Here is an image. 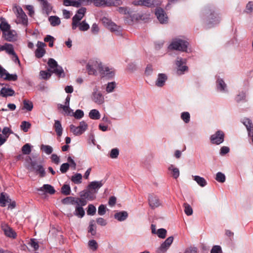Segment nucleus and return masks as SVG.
Listing matches in <instances>:
<instances>
[{
	"instance_id": "obj_21",
	"label": "nucleus",
	"mask_w": 253,
	"mask_h": 253,
	"mask_svg": "<svg viewBox=\"0 0 253 253\" xmlns=\"http://www.w3.org/2000/svg\"><path fill=\"white\" fill-rule=\"evenodd\" d=\"M167 78V76L166 74L162 73L159 74L157 80L156 82V85L159 87H162L164 85Z\"/></svg>"
},
{
	"instance_id": "obj_22",
	"label": "nucleus",
	"mask_w": 253,
	"mask_h": 253,
	"mask_svg": "<svg viewBox=\"0 0 253 253\" xmlns=\"http://www.w3.org/2000/svg\"><path fill=\"white\" fill-rule=\"evenodd\" d=\"M4 50H5L9 54L14 55L15 58V60H17L18 62H19L18 56L15 54V52L14 50L13 46L11 44L7 43H5Z\"/></svg>"
},
{
	"instance_id": "obj_38",
	"label": "nucleus",
	"mask_w": 253,
	"mask_h": 253,
	"mask_svg": "<svg viewBox=\"0 0 253 253\" xmlns=\"http://www.w3.org/2000/svg\"><path fill=\"white\" fill-rule=\"evenodd\" d=\"M183 206L184 207V212L187 215L190 216L193 214V209L189 204L184 203Z\"/></svg>"
},
{
	"instance_id": "obj_1",
	"label": "nucleus",
	"mask_w": 253,
	"mask_h": 253,
	"mask_svg": "<svg viewBox=\"0 0 253 253\" xmlns=\"http://www.w3.org/2000/svg\"><path fill=\"white\" fill-rule=\"evenodd\" d=\"M73 199L71 204L75 206V211L73 213H68L67 216L72 217L75 215L78 218H83L85 215V211L83 207L87 204L86 200L84 198L73 197H68L66 199Z\"/></svg>"
},
{
	"instance_id": "obj_11",
	"label": "nucleus",
	"mask_w": 253,
	"mask_h": 253,
	"mask_svg": "<svg viewBox=\"0 0 253 253\" xmlns=\"http://www.w3.org/2000/svg\"><path fill=\"white\" fill-rule=\"evenodd\" d=\"M1 227L4 234L7 237L13 239L16 237V233L7 224L2 223L1 225Z\"/></svg>"
},
{
	"instance_id": "obj_36",
	"label": "nucleus",
	"mask_w": 253,
	"mask_h": 253,
	"mask_svg": "<svg viewBox=\"0 0 253 253\" xmlns=\"http://www.w3.org/2000/svg\"><path fill=\"white\" fill-rule=\"evenodd\" d=\"M169 170L172 172V175L174 178L176 179L179 176V170L178 168H175L173 165H170L169 167Z\"/></svg>"
},
{
	"instance_id": "obj_35",
	"label": "nucleus",
	"mask_w": 253,
	"mask_h": 253,
	"mask_svg": "<svg viewBox=\"0 0 253 253\" xmlns=\"http://www.w3.org/2000/svg\"><path fill=\"white\" fill-rule=\"evenodd\" d=\"M89 117L91 119L98 120L100 118V114L97 110L92 109L89 113Z\"/></svg>"
},
{
	"instance_id": "obj_50",
	"label": "nucleus",
	"mask_w": 253,
	"mask_h": 253,
	"mask_svg": "<svg viewBox=\"0 0 253 253\" xmlns=\"http://www.w3.org/2000/svg\"><path fill=\"white\" fill-rule=\"evenodd\" d=\"M156 234L159 238L164 239L166 237L167 230L164 228L159 229L157 231Z\"/></svg>"
},
{
	"instance_id": "obj_29",
	"label": "nucleus",
	"mask_w": 253,
	"mask_h": 253,
	"mask_svg": "<svg viewBox=\"0 0 253 253\" xmlns=\"http://www.w3.org/2000/svg\"><path fill=\"white\" fill-rule=\"evenodd\" d=\"M54 128L57 136L60 137L62 134L63 128L59 121L55 120Z\"/></svg>"
},
{
	"instance_id": "obj_27",
	"label": "nucleus",
	"mask_w": 253,
	"mask_h": 253,
	"mask_svg": "<svg viewBox=\"0 0 253 253\" xmlns=\"http://www.w3.org/2000/svg\"><path fill=\"white\" fill-rule=\"evenodd\" d=\"M243 123L248 130L249 136H251V134H253V126L252 121L249 119H245Z\"/></svg>"
},
{
	"instance_id": "obj_58",
	"label": "nucleus",
	"mask_w": 253,
	"mask_h": 253,
	"mask_svg": "<svg viewBox=\"0 0 253 253\" xmlns=\"http://www.w3.org/2000/svg\"><path fill=\"white\" fill-rule=\"evenodd\" d=\"M49 72H50V71L49 70L48 71H41L40 72V76L43 79H49L51 75V73H49Z\"/></svg>"
},
{
	"instance_id": "obj_47",
	"label": "nucleus",
	"mask_w": 253,
	"mask_h": 253,
	"mask_svg": "<svg viewBox=\"0 0 253 253\" xmlns=\"http://www.w3.org/2000/svg\"><path fill=\"white\" fill-rule=\"evenodd\" d=\"M226 86V84L224 82L222 79H219L217 82V87L218 89H219L221 91H223L225 90V88Z\"/></svg>"
},
{
	"instance_id": "obj_3",
	"label": "nucleus",
	"mask_w": 253,
	"mask_h": 253,
	"mask_svg": "<svg viewBox=\"0 0 253 253\" xmlns=\"http://www.w3.org/2000/svg\"><path fill=\"white\" fill-rule=\"evenodd\" d=\"M47 64L50 67L49 71H50L51 73L55 74L59 77L64 76V72L62 67L59 66L54 59L52 58L49 59Z\"/></svg>"
},
{
	"instance_id": "obj_59",
	"label": "nucleus",
	"mask_w": 253,
	"mask_h": 253,
	"mask_svg": "<svg viewBox=\"0 0 253 253\" xmlns=\"http://www.w3.org/2000/svg\"><path fill=\"white\" fill-rule=\"evenodd\" d=\"M29 244L31 247L34 249L35 250H37L39 249V246L38 243L35 239H31L29 242Z\"/></svg>"
},
{
	"instance_id": "obj_41",
	"label": "nucleus",
	"mask_w": 253,
	"mask_h": 253,
	"mask_svg": "<svg viewBox=\"0 0 253 253\" xmlns=\"http://www.w3.org/2000/svg\"><path fill=\"white\" fill-rule=\"evenodd\" d=\"M41 149L47 155L51 154L53 151V149L51 146L43 144L41 145Z\"/></svg>"
},
{
	"instance_id": "obj_45",
	"label": "nucleus",
	"mask_w": 253,
	"mask_h": 253,
	"mask_svg": "<svg viewBox=\"0 0 253 253\" xmlns=\"http://www.w3.org/2000/svg\"><path fill=\"white\" fill-rule=\"evenodd\" d=\"M96 209L95 207L92 205L89 204L88 206L87 210V214L90 215H93L96 213Z\"/></svg>"
},
{
	"instance_id": "obj_31",
	"label": "nucleus",
	"mask_w": 253,
	"mask_h": 253,
	"mask_svg": "<svg viewBox=\"0 0 253 253\" xmlns=\"http://www.w3.org/2000/svg\"><path fill=\"white\" fill-rule=\"evenodd\" d=\"M23 106L22 110H26L27 111H31L33 108V104L30 100L24 99L23 101Z\"/></svg>"
},
{
	"instance_id": "obj_40",
	"label": "nucleus",
	"mask_w": 253,
	"mask_h": 253,
	"mask_svg": "<svg viewBox=\"0 0 253 253\" xmlns=\"http://www.w3.org/2000/svg\"><path fill=\"white\" fill-rule=\"evenodd\" d=\"M82 175L78 173L72 176L71 180L75 184H80L82 182Z\"/></svg>"
},
{
	"instance_id": "obj_42",
	"label": "nucleus",
	"mask_w": 253,
	"mask_h": 253,
	"mask_svg": "<svg viewBox=\"0 0 253 253\" xmlns=\"http://www.w3.org/2000/svg\"><path fill=\"white\" fill-rule=\"evenodd\" d=\"M60 108L62 109L67 115L72 116L73 114V111L70 108L69 106L60 105Z\"/></svg>"
},
{
	"instance_id": "obj_56",
	"label": "nucleus",
	"mask_w": 253,
	"mask_h": 253,
	"mask_svg": "<svg viewBox=\"0 0 253 253\" xmlns=\"http://www.w3.org/2000/svg\"><path fill=\"white\" fill-rule=\"evenodd\" d=\"M119 151L117 148H114L111 150L110 153V157L112 159H116L118 157Z\"/></svg>"
},
{
	"instance_id": "obj_28",
	"label": "nucleus",
	"mask_w": 253,
	"mask_h": 253,
	"mask_svg": "<svg viewBox=\"0 0 253 253\" xmlns=\"http://www.w3.org/2000/svg\"><path fill=\"white\" fill-rule=\"evenodd\" d=\"M100 71L105 76H108L109 78L113 77L115 75L114 71L109 69L107 67H100Z\"/></svg>"
},
{
	"instance_id": "obj_61",
	"label": "nucleus",
	"mask_w": 253,
	"mask_h": 253,
	"mask_svg": "<svg viewBox=\"0 0 253 253\" xmlns=\"http://www.w3.org/2000/svg\"><path fill=\"white\" fill-rule=\"evenodd\" d=\"M70 167V165L68 163H64L61 165L60 170L62 173H64L67 171Z\"/></svg>"
},
{
	"instance_id": "obj_17",
	"label": "nucleus",
	"mask_w": 253,
	"mask_h": 253,
	"mask_svg": "<svg viewBox=\"0 0 253 253\" xmlns=\"http://www.w3.org/2000/svg\"><path fill=\"white\" fill-rule=\"evenodd\" d=\"M103 183L102 181H94L91 182L88 185V189L91 190L94 193H97L98 189L101 187Z\"/></svg>"
},
{
	"instance_id": "obj_7",
	"label": "nucleus",
	"mask_w": 253,
	"mask_h": 253,
	"mask_svg": "<svg viewBox=\"0 0 253 253\" xmlns=\"http://www.w3.org/2000/svg\"><path fill=\"white\" fill-rule=\"evenodd\" d=\"M87 125L84 121L81 122L78 126H76L73 125L70 126L71 131L75 135H80L83 134L87 129Z\"/></svg>"
},
{
	"instance_id": "obj_64",
	"label": "nucleus",
	"mask_w": 253,
	"mask_h": 253,
	"mask_svg": "<svg viewBox=\"0 0 253 253\" xmlns=\"http://www.w3.org/2000/svg\"><path fill=\"white\" fill-rule=\"evenodd\" d=\"M2 133L5 136V137L8 138L9 134L12 132L9 127H4L2 130Z\"/></svg>"
},
{
	"instance_id": "obj_24",
	"label": "nucleus",
	"mask_w": 253,
	"mask_h": 253,
	"mask_svg": "<svg viewBox=\"0 0 253 253\" xmlns=\"http://www.w3.org/2000/svg\"><path fill=\"white\" fill-rule=\"evenodd\" d=\"M11 201L7 194L1 193L0 196V204L2 207H5L7 203H10Z\"/></svg>"
},
{
	"instance_id": "obj_33",
	"label": "nucleus",
	"mask_w": 253,
	"mask_h": 253,
	"mask_svg": "<svg viewBox=\"0 0 253 253\" xmlns=\"http://www.w3.org/2000/svg\"><path fill=\"white\" fill-rule=\"evenodd\" d=\"M41 190L44 191V192L49 193L50 194H53L55 192V190L54 187L49 184H44L41 188Z\"/></svg>"
},
{
	"instance_id": "obj_37",
	"label": "nucleus",
	"mask_w": 253,
	"mask_h": 253,
	"mask_svg": "<svg viewBox=\"0 0 253 253\" xmlns=\"http://www.w3.org/2000/svg\"><path fill=\"white\" fill-rule=\"evenodd\" d=\"M77 24L79 30L81 31H86L89 28V25L85 20L81 22H79Z\"/></svg>"
},
{
	"instance_id": "obj_20",
	"label": "nucleus",
	"mask_w": 253,
	"mask_h": 253,
	"mask_svg": "<svg viewBox=\"0 0 253 253\" xmlns=\"http://www.w3.org/2000/svg\"><path fill=\"white\" fill-rule=\"evenodd\" d=\"M15 91L12 88L2 87L0 90V95L3 97L13 96Z\"/></svg>"
},
{
	"instance_id": "obj_30",
	"label": "nucleus",
	"mask_w": 253,
	"mask_h": 253,
	"mask_svg": "<svg viewBox=\"0 0 253 253\" xmlns=\"http://www.w3.org/2000/svg\"><path fill=\"white\" fill-rule=\"evenodd\" d=\"M1 78H3L4 80L6 81H15L17 80L18 77L16 74H10L5 70V72L3 74V77Z\"/></svg>"
},
{
	"instance_id": "obj_25",
	"label": "nucleus",
	"mask_w": 253,
	"mask_h": 253,
	"mask_svg": "<svg viewBox=\"0 0 253 253\" xmlns=\"http://www.w3.org/2000/svg\"><path fill=\"white\" fill-rule=\"evenodd\" d=\"M128 216V213L126 211L117 212L114 214V217L118 221H124Z\"/></svg>"
},
{
	"instance_id": "obj_32",
	"label": "nucleus",
	"mask_w": 253,
	"mask_h": 253,
	"mask_svg": "<svg viewBox=\"0 0 253 253\" xmlns=\"http://www.w3.org/2000/svg\"><path fill=\"white\" fill-rule=\"evenodd\" d=\"M193 178L194 180L195 181H196L198 184L201 187H204L207 184V181L204 178L202 177H200V176L198 175H195L193 176Z\"/></svg>"
},
{
	"instance_id": "obj_44",
	"label": "nucleus",
	"mask_w": 253,
	"mask_h": 253,
	"mask_svg": "<svg viewBox=\"0 0 253 253\" xmlns=\"http://www.w3.org/2000/svg\"><path fill=\"white\" fill-rule=\"evenodd\" d=\"M225 175L221 172H218L216 174L215 179L219 182L223 183L225 181Z\"/></svg>"
},
{
	"instance_id": "obj_16",
	"label": "nucleus",
	"mask_w": 253,
	"mask_h": 253,
	"mask_svg": "<svg viewBox=\"0 0 253 253\" xmlns=\"http://www.w3.org/2000/svg\"><path fill=\"white\" fill-rule=\"evenodd\" d=\"M42 5V9L46 14H49L51 10L52 7L47 0H38Z\"/></svg>"
},
{
	"instance_id": "obj_19",
	"label": "nucleus",
	"mask_w": 253,
	"mask_h": 253,
	"mask_svg": "<svg viewBox=\"0 0 253 253\" xmlns=\"http://www.w3.org/2000/svg\"><path fill=\"white\" fill-rule=\"evenodd\" d=\"M16 22L18 24H21L24 26H27L28 23V18L25 12L16 15Z\"/></svg>"
},
{
	"instance_id": "obj_46",
	"label": "nucleus",
	"mask_w": 253,
	"mask_h": 253,
	"mask_svg": "<svg viewBox=\"0 0 253 253\" xmlns=\"http://www.w3.org/2000/svg\"><path fill=\"white\" fill-rule=\"evenodd\" d=\"M116 86V83L114 82L109 83L106 86V90L107 93H110L113 91Z\"/></svg>"
},
{
	"instance_id": "obj_39",
	"label": "nucleus",
	"mask_w": 253,
	"mask_h": 253,
	"mask_svg": "<svg viewBox=\"0 0 253 253\" xmlns=\"http://www.w3.org/2000/svg\"><path fill=\"white\" fill-rule=\"evenodd\" d=\"M94 194H95V193L93 191L88 189L83 195H81V196L84 197L85 198L88 200H92L95 198Z\"/></svg>"
},
{
	"instance_id": "obj_43",
	"label": "nucleus",
	"mask_w": 253,
	"mask_h": 253,
	"mask_svg": "<svg viewBox=\"0 0 253 253\" xmlns=\"http://www.w3.org/2000/svg\"><path fill=\"white\" fill-rule=\"evenodd\" d=\"M31 126V124L29 122L26 121H23L21 123L20 127L21 129L25 132L28 131L29 128Z\"/></svg>"
},
{
	"instance_id": "obj_48",
	"label": "nucleus",
	"mask_w": 253,
	"mask_h": 253,
	"mask_svg": "<svg viewBox=\"0 0 253 253\" xmlns=\"http://www.w3.org/2000/svg\"><path fill=\"white\" fill-rule=\"evenodd\" d=\"M94 222V220L90 221L88 227V232L93 236L95 235L96 233V227Z\"/></svg>"
},
{
	"instance_id": "obj_10",
	"label": "nucleus",
	"mask_w": 253,
	"mask_h": 253,
	"mask_svg": "<svg viewBox=\"0 0 253 253\" xmlns=\"http://www.w3.org/2000/svg\"><path fill=\"white\" fill-rule=\"evenodd\" d=\"M155 14L161 23L165 24L168 22V17L163 9L160 8H157L156 9Z\"/></svg>"
},
{
	"instance_id": "obj_2",
	"label": "nucleus",
	"mask_w": 253,
	"mask_h": 253,
	"mask_svg": "<svg viewBox=\"0 0 253 253\" xmlns=\"http://www.w3.org/2000/svg\"><path fill=\"white\" fill-rule=\"evenodd\" d=\"M204 18L207 24H214L219 22L218 16L215 13L213 9L211 7H206L203 11Z\"/></svg>"
},
{
	"instance_id": "obj_62",
	"label": "nucleus",
	"mask_w": 253,
	"mask_h": 253,
	"mask_svg": "<svg viewBox=\"0 0 253 253\" xmlns=\"http://www.w3.org/2000/svg\"><path fill=\"white\" fill-rule=\"evenodd\" d=\"M211 253H222L221 248L218 245H215L212 248Z\"/></svg>"
},
{
	"instance_id": "obj_18",
	"label": "nucleus",
	"mask_w": 253,
	"mask_h": 253,
	"mask_svg": "<svg viewBox=\"0 0 253 253\" xmlns=\"http://www.w3.org/2000/svg\"><path fill=\"white\" fill-rule=\"evenodd\" d=\"M161 0H143V6L148 7H154L161 4Z\"/></svg>"
},
{
	"instance_id": "obj_53",
	"label": "nucleus",
	"mask_w": 253,
	"mask_h": 253,
	"mask_svg": "<svg viewBox=\"0 0 253 253\" xmlns=\"http://www.w3.org/2000/svg\"><path fill=\"white\" fill-rule=\"evenodd\" d=\"M84 112L80 109L77 110L75 113L73 112V116L77 119H80L84 117Z\"/></svg>"
},
{
	"instance_id": "obj_26",
	"label": "nucleus",
	"mask_w": 253,
	"mask_h": 253,
	"mask_svg": "<svg viewBox=\"0 0 253 253\" xmlns=\"http://www.w3.org/2000/svg\"><path fill=\"white\" fill-rule=\"evenodd\" d=\"M0 20V29L3 34L5 31H7L10 29V25L7 22L4 18H1Z\"/></svg>"
},
{
	"instance_id": "obj_4",
	"label": "nucleus",
	"mask_w": 253,
	"mask_h": 253,
	"mask_svg": "<svg viewBox=\"0 0 253 253\" xmlns=\"http://www.w3.org/2000/svg\"><path fill=\"white\" fill-rule=\"evenodd\" d=\"M188 42L186 41L177 39L172 42L171 44L169 46L170 49H174L181 51H186Z\"/></svg>"
},
{
	"instance_id": "obj_54",
	"label": "nucleus",
	"mask_w": 253,
	"mask_h": 253,
	"mask_svg": "<svg viewBox=\"0 0 253 253\" xmlns=\"http://www.w3.org/2000/svg\"><path fill=\"white\" fill-rule=\"evenodd\" d=\"M63 4L66 6H73L78 7V3L74 2L73 0H63Z\"/></svg>"
},
{
	"instance_id": "obj_9",
	"label": "nucleus",
	"mask_w": 253,
	"mask_h": 253,
	"mask_svg": "<svg viewBox=\"0 0 253 253\" xmlns=\"http://www.w3.org/2000/svg\"><path fill=\"white\" fill-rule=\"evenodd\" d=\"M2 37L8 42H13L17 40V34L14 30H8L2 34Z\"/></svg>"
},
{
	"instance_id": "obj_12",
	"label": "nucleus",
	"mask_w": 253,
	"mask_h": 253,
	"mask_svg": "<svg viewBox=\"0 0 253 253\" xmlns=\"http://www.w3.org/2000/svg\"><path fill=\"white\" fill-rule=\"evenodd\" d=\"M46 44L42 42H38L37 44V48L35 51V56L36 57L38 58H41L45 53V50L44 49V47Z\"/></svg>"
},
{
	"instance_id": "obj_55",
	"label": "nucleus",
	"mask_w": 253,
	"mask_h": 253,
	"mask_svg": "<svg viewBox=\"0 0 253 253\" xmlns=\"http://www.w3.org/2000/svg\"><path fill=\"white\" fill-rule=\"evenodd\" d=\"M88 246L92 251H95L98 248V244L95 240H92L88 242Z\"/></svg>"
},
{
	"instance_id": "obj_5",
	"label": "nucleus",
	"mask_w": 253,
	"mask_h": 253,
	"mask_svg": "<svg viewBox=\"0 0 253 253\" xmlns=\"http://www.w3.org/2000/svg\"><path fill=\"white\" fill-rule=\"evenodd\" d=\"M123 4L122 0H94L93 4L97 7L117 6Z\"/></svg>"
},
{
	"instance_id": "obj_57",
	"label": "nucleus",
	"mask_w": 253,
	"mask_h": 253,
	"mask_svg": "<svg viewBox=\"0 0 253 253\" xmlns=\"http://www.w3.org/2000/svg\"><path fill=\"white\" fill-rule=\"evenodd\" d=\"M54 40V38L50 35H47L44 39L45 42H49V46L50 47H52L53 46Z\"/></svg>"
},
{
	"instance_id": "obj_6",
	"label": "nucleus",
	"mask_w": 253,
	"mask_h": 253,
	"mask_svg": "<svg viewBox=\"0 0 253 253\" xmlns=\"http://www.w3.org/2000/svg\"><path fill=\"white\" fill-rule=\"evenodd\" d=\"M86 8L82 7L78 10L76 14L72 18V28L75 30L78 27V23L83 19L86 12Z\"/></svg>"
},
{
	"instance_id": "obj_13",
	"label": "nucleus",
	"mask_w": 253,
	"mask_h": 253,
	"mask_svg": "<svg viewBox=\"0 0 253 253\" xmlns=\"http://www.w3.org/2000/svg\"><path fill=\"white\" fill-rule=\"evenodd\" d=\"M148 202L149 206L152 209L157 208L161 205L158 197L152 194L149 195Z\"/></svg>"
},
{
	"instance_id": "obj_8",
	"label": "nucleus",
	"mask_w": 253,
	"mask_h": 253,
	"mask_svg": "<svg viewBox=\"0 0 253 253\" xmlns=\"http://www.w3.org/2000/svg\"><path fill=\"white\" fill-rule=\"evenodd\" d=\"M224 134L222 131L218 130L214 134L211 135L210 140L211 143L219 145L224 141Z\"/></svg>"
},
{
	"instance_id": "obj_52",
	"label": "nucleus",
	"mask_w": 253,
	"mask_h": 253,
	"mask_svg": "<svg viewBox=\"0 0 253 253\" xmlns=\"http://www.w3.org/2000/svg\"><path fill=\"white\" fill-rule=\"evenodd\" d=\"M181 118L185 123H188L190 121V114L187 112H183L181 115Z\"/></svg>"
},
{
	"instance_id": "obj_49",
	"label": "nucleus",
	"mask_w": 253,
	"mask_h": 253,
	"mask_svg": "<svg viewBox=\"0 0 253 253\" xmlns=\"http://www.w3.org/2000/svg\"><path fill=\"white\" fill-rule=\"evenodd\" d=\"M71 188L69 185L64 184L61 188V192L65 195H69L70 194Z\"/></svg>"
},
{
	"instance_id": "obj_15",
	"label": "nucleus",
	"mask_w": 253,
	"mask_h": 253,
	"mask_svg": "<svg viewBox=\"0 0 253 253\" xmlns=\"http://www.w3.org/2000/svg\"><path fill=\"white\" fill-rule=\"evenodd\" d=\"M92 100L96 104L100 105L104 102V98L100 92L95 91L92 93Z\"/></svg>"
},
{
	"instance_id": "obj_34",
	"label": "nucleus",
	"mask_w": 253,
	"mask_h": 253,
	"mask_svg": "<svg viewBox=\"0 0 253 253\" xmlns=\"http://www.w3.org/2000/svg\"><path fill=\"white\" fill-rule=\"evenodd\" d=\"M48 20L52 26H58L61 23L60 18L56 16H51L49 17Z\"/></svg>"
},
{
	"instance_id": "obj_51",
	"label": "nucleus",
	"mask_w": 253,
	"mask_h": 253,
	"mask_svg": "<svg viewBox=\"0 0 253 253\" xmlns=\"http://www.w3.org/2000/svg\"><path fill=\"white\" fill-rule=\"evenodd\" d=\"M22 151L24 154L28 155L31 152V148L29 144H25L22 148Z\"/></svg>"
},
{
	"instance_id": "obj_60",
	"label": "nucleus",
	"mask_w": 253,
	"mask_h": 253,
	"mask_svg": "<svg viewBox=\"0 0 253 253\" xmlns=\"http://www.w3.org/2000/svg\"><path fill=\"white\" fill-rule=\"evenodd\" d=\"M107 28L112 32H118L120 27L117 26L115 23L113 22Z\"/></svg>"
},
{
	"instance_id": "obj_14",
	"label": "nucleus",
	"mask_w": 253,
	"mask_h": 253,
	"mask_svg": "<svg viewBox=\"0 0 253 253\" xmlns=\"http://www.w3.org/2000/svg\"><path fill=\"white\" fill-rule=\"evenodd\" d=\"M185 63L184 61L181 58H178L176 62V65L178 67L177 74H183L184 72L188 70V67L185 65H183Z\"/></svg>"
},
{
	"instance_id": "obj_63",
	"label": "nucleus",
	"mask_w": 253,
	"mask_h": 253,
	"mask_svg": "<svg viewBox=\"0 0 253 253\" xmlns=\"http://www.w3.org/2000/svg\"><path fill=\"white\" fill-rule=\"evenodd\" d=\"M246 94L244 92H241L238 94L235 98V100L237 102H239L241 101L245 100Z\"/></svg>"
},
{
	"instance_id": "obj_23",
	"label": "nucleus",
	"mask_w": 253,
	"mask_h": 253,
	"mask_svg": "<svg viewBox=\"0 0 253 253\" xmlns=\"http://www.w3.org/2000/svg\"><path fill=\"white\" fill-rule=\"evenodd\" d=\"M173 241V237L172 236L169 237L165 241L163 244H162L160 247V250L161 251H166L172 244Z\"/></svg>"
}]
</instances>
